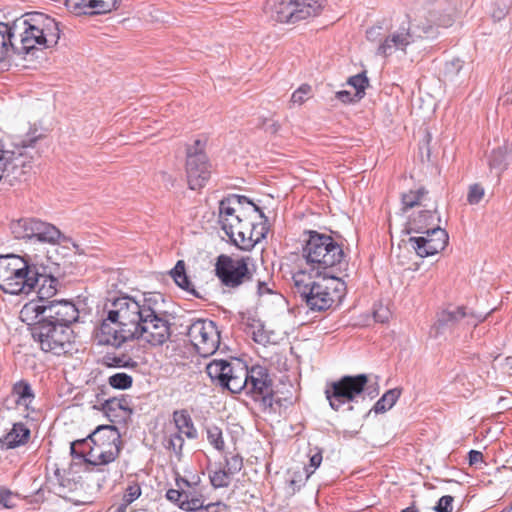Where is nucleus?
<instances>
[{
    "label": "nucleus",
    "mask_w": 512,
    "mask_h": 512,
    "mask_svg": "<svg viewBox=\"0 0 512 512\" xmlns=\"http://www.w3.org/2000/svg\"><path fill=\"white\" fill-rule=\"evenodd\" d=\"M421 234V236L409 238V243L421 258L443 251L449 241L447 231L441 227L431 228L430 231Z\"/></svg>",
    "instance_id": "a211bd4d"
},
{
    "label": "nucleus",
    "mask_w": 512,
    "mask_h": 512,
    "mask_svg": "<svg viewBox=\"0 0 512 512\" xmlns=\"http://www.w3.org/2000/svg\"><path fill=\"white\" fill-rule=\"evenodd\" d=\"M22 154L16 153L14 151L8 150L5 148L4 143L0 140V180L5 179L8 182H12L10 179L11 175H14L16 171H21L20 164V156Z\"/></svg>",
    "instance_id": "393cba45"
},
{
    "label": "nucleus",
    "mask_w": 512,
    "mask_h": 512,
    "mask_svg": "<svg viewBox=\"0 0 512 512\" xmlns=\"http://www.w3.org/2000/svg\"><path fill=\"white\" fill-rule=\"evenodd\" d=\"M253 259L241 257L233 259L231 256L221 254L215 263V274L221 283L228 288H237L247 281L254 280Z\"/></svg>",
    "instance_id": "1a4fd4ad"
},
{
    "label": "nucleus",
    "mask_w": 512,
    "mask_h": 512,
    "mask_svg": "<svg viewBox=\"0 0 512 512\" xmlns=\"http://www.w3.org/2000/svg\"><path fill=\"white\" fill-rule=\"evenodd\" d=\"M187 335L201 357L213 355L220 344V333L214 321L197 319L187 330Z\"/></svg>",
    "instance_id": "4468645a"
},
{
    "label": "nucleus",
    "mask_w": 512,
    "mask_h": 512,
    "mask_svg": "<svg viewBox=\"0 0 512 512\" xmlns=\"http://www.w3.org/2000/svg\"><path fill=\"white\" fill-rule=\"evenodd\" d=\"M267 13L281 23H296L316 16L323 8V0H268Z\"/></svg>",
    "instance_id": "423d86ee"
},
{
    "label": "nucleus",
    "mask_w": 512,
    "mask_h": 512,
    "mask_svg": "<svg viewBox=\"0 0 512 512\" xmlns=\"http://www.w3.org/2000/svg\"><path fill=\"white\" fill-rule=\"evenodd\" d=\"M97 335L99 344L119 348L124 342L142 339L152 346L164 344L171 335L160 292L143 293L140 299L123 295L109 300Z\"/></svg>",
    "instance_id": "f257e3e1"
},
{
    "label": "nucleus",
    "mask_w": 512,
    "mask_h": 512,
    "mask_svg": "<svg viewBox=\"0 0 512 512\" xmlns=\"http://www.w3.org/2000/svg\"><path fill=\"white\" fill-rule=\"evenodd\" d=\"M246 394L259 402L264 412L276 413V406L281 405V400L274 398L273 380L268 369L261 365H253L247 369Z\"/></svg>",
    "instance_id": "0eeeda50"
},
{
    "label": "nucleus",
    "mask_w": 512,
    "mask_h": 512,
    "mask_svg": "<svg viewBox=\"0 0 512 512\" xmlns=\"http://www.w3.org/2000/svg\"><path fill=\"white\" fill-rule=\"evenodd\" d=\"M231 363L224 359H215L206 366V373L213 382L223 385L229 373L233 372Z\"/></svg>",
    "instance_id": "7c9ffc66"
},
{
    "label": "nucleus",
    "mask_w": 512,
    "mask_h": 512,
    "mask_svg": "<svg viewBox=\"0 0 512 512\" xmlns=\"http://www.w3.org/2000/svg\"><path fill=\"white\" fill-rule=\"evenodd\" d=\"M307 238L302 247V256L311 273L325 280H338L336 273L345 263L343 247L331 236L316 230L304 232Z\"/></svg>",
    "instance_id": "f03ea898"
},
{
    "label": "nucleus",
    "mask_w": 512,
    "mask_h": 512,
    "mask_svg": "<svg viewBox=\"0 0 512 512\" xmlns=\"http://www.w3.org/2000/svg\"><path fill=\"white\" fill-rule=\"evenodd\" d=\"M454 498L450 495L442 496L436 503L434 510L436 512H452Z\"/></svg>",
    "instance_id": "4d7b16f0"
},
{
    "label": "nucleus",
    "mask_w": 512,
    "mask_h": 512,
    "mask_svg": "<svg viewBox=\"0 0 512 512\" xmlns=\"http://www.w3.org/2000/svg\"><path fill=\"white\" fill-rule=\"evenodd\" d=\"M322 453L321 451L316 452L310 457L308 467H306L307 476L309 477L314 471L321 465Z\"/></svg>",
    "instance_id": "680f3d73"
},
{
    "label": "nucleus",
    "mask_w": 512,
    "mask_h": 512,
    "mask_svg": "<svg viewBox=\"0 0 512 512\" xmlns=\"http://www.w3.org/2000/svg\"><path fill=\"white\" fill-rule=\"evenodd\" d=\"M311 88L309 85H302L297 90H295L291 96V102L294 104H302L307 95L309 94Z\"/></svg>",
    "instance_id": "13d9d810"
},
{
    "label": "nucleus",
    "mask_w": 512,
    "mask_h": 512,
    "mask_svg": "<svg viewBox=\"0 0 512 512\" xmlns=\"http://www.w3.org/2000/svg\"><path fill=\"white\" fill-rule=\"evenodd\" d=\"M243 467V458L236 454L225 458V470L229 475H234L241 471Z\"/></svg>",
    "instance_id": "3c124183"
},
{
    "label": "nucleus",
    "mask_w": 512,
    "mask_h": 512,
    "mask_svg": "<svg viewBox=\"0 0 512 512\" xmlns=\"http://www.w3.org/2000/svg\"><path fill=\"white\" fill-rule=\"evenodd\" d=\"M389 310L386 308H379L374 311L373 316L376 322L385 323L389 319Z\"/></svg>",
    "instance_id": "69168bd1"
},
{
    "label": "nucleus",
    "mask_w": 512,
    "mask_h": 512,
    "mask_svg": "<svg viewBox=\"0 0 512 512\" xmlns=\"http://www.w3.org/2000/svg\"><path fill=\"white\" fill-rule=\"evenodd\" d=\"M453 16L449 12L429 11L425 23L412 27L410 21H404L401 25L389 33L382 40L377 48L376 54L389 57L396 51L406 52L411 44L421 38H435L438 35V28H447L453 24Z\"/></svg>",
    "instance_id": "7ed1b4c3"
},
{
    "label": "nucleus",
    "mask_w": 512,
    "mask_h": 512,
    "mask_svg": "<svg viewBox=\"0 0 512 512\" xmlns=\"http://www.w3.org/2000/svg\"><path fill=\"white\" fill-rule=\"evenodd\" d=\"M241 323L244 331L251 335L254 342L266 345L271 341L272 332L265 329L264 323L250 312L240 313Z\"/></svg>",
    "instance_id": "412c9836"
},
{
    "label": "nucleus",
    "mask_w": 512,
    "mask_h": 512,
    "mask_svg": "<svg viewBox=\"0 0 512 512\" xmlns=\"http://www.w3.org/2000/svg\"><path fill=\"white\" fill-rule=\"evenodd\" d=\"M90 442L91 441L88 437L72 442L70 445L71 456L75 459H83L85 461V458H89L85 448H90Z\"/></svg>",
    "instance_id": "49530a36"
},
{
    "label": "nucleus",
    "mask_w": 512,
    "mask_h": 512,
    "mask_svg": "<svg viewBox=\"0 0 512 512\" xmlns=\"http://www.w3.org/2000/svg\"><path fill=\"white\" fill-rule=\"evenodd\" d=\"M294 293L300 298V301L312 312H322L328 310L336 298L340 300L346 289L345 283L338 280H331L333 287L324 285L322 282L315 281L312 273L304 270L296 272L293 277Z\"/></svg>",
    "instance_id": "20e7f679"
},
{
    "label": "nucleus",
    "mask_w": 512,
    "mask_h": 512,
    "mask_svg": "<svg viewBox=\"0 0 512 512\" xmlns=\"http://www.w3.org/2000/svg\"><path fill=\"white\" fill-rule=\"evenodd\" d=\"M88 438L96 448L90 447L89 458H85L86 463L94 466L106 465L118 457L121 449V440L116 426H98L88 435Z\"/></svg>",
    "instance_id": "39448f33"
},
{
    "label": "nucleus",
    "mask_w": 512,
    "mask_h": 512,
    "mask_svg": "<svg viewBox=\"0 0 512 512\" xmlns=\"http://www.w3.org/2000/svg\"><path fill=\"white\" fill-rule=\"evenodd\" d=\"M255 212L259 214L261 221L259 223L249 222V226H251V235L252 239L255 241V245L259 243L262 239L266 237L269 232L270 226L268 223V218L263 212V210L259 206H255Z\"/></svg>",
    "instance_id": "4c0bfd02"
},
{
    "label": "nucleus",
    "mask_w": 512,
    "mask_h": 512,
    "mask_svg": "<svg viewBox=\"0 0 512 512\" xmlns=\"http://www.w3.org/2000/svg\"><path fill=\"white\" fill-rule=\"evenodd\" d=\"M250 229L251 226H249L248 223L245 230H239L237 233H234V230H232V233L225 232V234L234 246L241 250H250L255 246V241L252 239Z\"/></svg>",
    "instance_id": "e433bc0d"
},
{
    "label": "nucleus",
    "mask_w": 512,
    "mask_h": 512,
    "mask_svg": "<svg viewBox=\"0 0 512 512\" xmlns=\"http://www.w3.org/2000/svg\"><path fill=\"white\" fill-rule=\"evenodd\" d=\"M441 217L437 215V206L432 209H423L413 214L408 221V233H424L431 228L440 227Z\"/></svg>",
    "instance_id": "aec40b11"
},
{
    "label": "nucleus",
    "mask_w": 512,
    "mask_h": 512,
    "mask_svg": "<svg viewBox=\"0 0 512 512\" xmlns=\"http://www.w3.org/2000/svg\"><path fill=\"white\" fill-rule=\"evenodd\" d=\"M40 256L38 255H25L18 256L14 254L0 256V274L8 275L14 272L15 268H21L25 264L38 262Z\"/></svg>",
    "instance_id": "c85d7f7f"
},
{
    "label": "nucleus",
    "mask_w": 512,
    "mask_h": 512,
    "mask_svg": "<svg viewBox=\"0 0 512 512\" xmlns=\"http://www.w3.org/2000/svg\"><path fill=\"white\" fill-rule=\"evenodd\" d=\"M367 382L366 374L346 375L332 382L325 390L330 407L338 411L343 405L354 402L364 392Z\"/></svg>",
    "instance_id": "f8f14e48"
},
{
    "label": "nucleus",
    "mask_w": 512,
    "mask_h": 512,
    "mask_svg": "<svg viewBox=\"0 0 512 512\" xmlns=\"http://www.w3.org/2000/svg\"><path fill=\"white\" fill-rule=\"evenodd\" d=\"M36 15H41V12L26 13L9 24L12 40L17 34L21 37L20 45H16V49H12L13 55H20L25 58L37 46L43 47V44H45L46 38L43 36L41 27L34 24Z\"/></svg>",
    "instance_id": "9d476101"
},
{
    "label": "nucleus",
    "mask_w": 512,
    "mask_h": 512,
    "mask_svg": "<svg viewBox=\"0 0 512 512\" xmlns=\"http://www.w3.org/2000/svg\"><path fill=\"white\" fill-rule=\"evenodd\" d=\"M401 395V390L398 388H393L388 391H386L382 397L377 400V402L374 404L373 410L375 413H384L391 409L398 398Z\"/></svg>",
    "instance_id": "58836bf2"
},
{
    "label": "nucleus",
    "mask_w": 512,
    "mask_h": 512,
    "mask_svg": "<svg viewBox=\"0 0 512 512\" xmlns=\"http://www.w3.org/2000/svg\"><path fill=\"white\" fill-rule=\"evenodd\" d=\"M34 24H36L37 27H41L43 36L46 38L45 44H43L44 48L52 47L58 43L61 31L59 23L56 22L55 19L41 13V15H36V21L34 20Z\"/></svg>",
    "instance_id": "bb28decb"
},
{
    "label": "nucleus",
    "mask_w": 512,
    "mask_h": 512,
    "mask_svg": "<svg viewBox=\"0 0 512 512\" xmlns=\"http://www.w3.org/2000/svg\"><path fill=\"white\" fill-rule=\"evenodd\" d=\"M169 274L175 284L187 294L195 298H203L199 291L195 289L187 275L184 260H178L175 266L170 270Z\"/></svg>",
    "instance_id": "cd10ccee"
},
{
    "label": "nucleus",
    "mask_w": 512,
    "mask_h": 512,
    "mask_svg": "<svg viewBox=\"0 0 512 512\" xmlns=\"http://www.w3.org/2000/svg\"><path fill=\"white\" fill-rule=\"evenodd\" d=\"M30 434V429L24 423H14L12 429L0 437V449L9 450L25 445L30 438Z\"/></svg>",
    "instance_id": "b1692460"
},
{
    "label": "nucleus",
    "mask_w": 512,
    "mask_h": 512,
    "mask_svg": "<svg viewBox=\"0 0 512 512\" xmlns=\"http://www.w3.org/2000/svg\"><path fill=\"white\" fill-rule=\"evenodd\" d=\"M205 145V140L196 139L193 145L187 147L186 174L191 190L201 189L210 178L211 165L204 152Z\"/></svg>",
    "instance_id": "ddd939ff"
},
{
    "label": "nucleus",
    "mask_w": 512,
    "mask_h": 512,
    "mask_svg": "<svg viewBox=\"0 0 512 512\" xmlns=\"http://www.w3.org/2000/svg\"><path fill=\"white\" fill-rule=\"evenodd\" d=\"M31 334L35 341L40 344L44 352H51L55 355H61L69 352L72 347L73 330L64 328L61 325L42 323L31 328Z\"/></svg>",
    "instance_id": "9b49d317"
},
{
    "label": "nucleus",
    "mask_w": 512,
    "mask_h": 512,
    "mask_svg": "<svg viewBox=\"0 0 512 512\" xmlns=\"http://www.w3.org/2000/svg\"><path fill=\"white\" fill-rule=\"evenodd\" d=\"M208 442L217 450L224 449V440L222 430L217 426H212L207 429Z\"/></svg>",
    "instance_id": "09e8293b"
},
{
    "label": "nucleus",
    "mask_w": 512,
    "mask_h": 512,
    "mask_svg": "<svg viewBox=\"0 0 512 512\" xmlns=\"http://www.w3.org/2000/svg\"><path fill=\"white\" fill-rule=\"evenodd\" d=\"M336 98L345 104L352 103L355 101V95L352 96V94L347 90H340L336 92Z\"/></svg>",
    "instance_id": "774afa93"
},
{
    "label": "nucleus",
    "mask_w": 512,
    "mask_h": 512,
    "mask_svg": "<svg viewBox=\"0 0 512 512\" xmlns=\"http://www.w3.org/2000/svg\"><path fill=\"white\" fill-rule=\"evenodd\" d=\"M485 190L480 184H472L469 187V191L467 194V202L470 205L478 204L482 198L484 197Z\"/></svg>",
    "instance_id": "864d4df0"
},
{
    "label": "nucleus",
    "mask_w": 512,
    "mask_h": 512,
    "mask_svg": "<svg viewBox=\"0 0 512 512\" xmlns=\"http://www.w3.org/2000/svg\"><path fill=\"white\" fill-rule=\"evenodd\" d=\"M102 410L106 414L107 417L117 416L116 412L118 410H122L128 414L132 413V408L130 406V400L126 396H121L120 398L111 397L106 399L102 403Z\"/></svg>",
    "instance_id": "f704fd0d"
},
{
    "label": "nucleus",
    "mask_w": 512,
    "mask_h": 512,
    "mask_svg": "<svg viewBox=\"0 0 512 512\" xmlns=\"http://www.w3.org/2000/svg\"><path fill=\"white\" fill-rule=\"evenodd\" d=\"M13 500V493L9 489H0V505L4 508H12L15 506Z\"/></svg>",
    "instance_id": "052dcab7"
},
{
    "label": "nucleus",
    "mask_w": 512,
    "mask_h": 512,
    "mask_svg": "<svg viewBox=\"0 0 512 512\" xmlns=\"http://www.w3.org/2000/svg\"><path fill=\"white\" fill-rule=\"evenodd\" d=\"M463 61L459 58H454L447 61L444 65L443 75L447 81H455L463 68Z\"/></svg>",
    "instance_id": "a18cd8bd"
},
{
    "label": "nucleus",
    "mask_w": 512,
    "mask_h": 512,
    "mask_svg": "<svg viewBox=\"0 0 512 512\" xmlns=\"http://www.w3.org/2000/svg\"><path fill=\"white\" fill-rule=\"evenodd\" d=\"M13 236L32 243L56 244L64 236L53 224L37 218H21L10 224Z\"/></svg>",
    "instance_id": "6e6552de"
},
{
    "label": "nucleus",
    "mask_w": 512,
    "mask_h": 512,
    "mask_svg": "<svg viewBox=\"0 0 512 512\" xmlns=\"http://www.w3.org/2000/svg\"><path fill=\"white\" fill-rule=\"evenodd\" d=\"M238 209L239 208L233 205L231 201H228L226 198H223L219 202L218 223L224 232L232 233L235 226L240 223V219L245 217Z\"/></svg>",
    "instance_id": "5701e85b"
},
{
    "label": "nucleus",
    "mask_w": 512,
    "mask_h": 512,
    "mask_svg": "<svg viewBox=\"0 0 512 512\" xmlns=\"http://www.w3.org/2000/svg\"><path fill=\"white\" fill-rule=\"evenodd\" d=\"M175 431L185 435L189 439L197 437V430L194 427L192 418L186 410H179L173 413Z\"/></svg>",
    "instance_id": "2f4dec72"
},
{
    "label": "nucleus",
    "mask_w": 512,
    "mask_h": 512,
    "mask_svg": "<svg viewBox=\"0 0 512 512\" xmlns=\"http://www.w3.org/2000/svg\"><path fill=\"white\" fill-rule=\"evenodd\" d=\"M12 394L15 397V403L25 407L26 410L30 409V405L35 399L31 385L25 380L18 381L13 385Z\"/></svg>",
    "instance_id": "72a5a7b5"
},
{
    "label": "nucleus",
    "mask_w": 512,
    "mask_h": 512,
    "mask_svg": "<svg viewBox=\"0 0 512 512\" xmlns=\"http://www.w3.org/2000/svg\"><path fill=\"white\" fill-rule=\"evenodd\" d=\"M509 6L506 0H497L493 3L490 14L494 21H500L507 15Z\"/></svg>",
    "instance_id": "8fccbe9b"
},
{
    "label": "nucleus",
    "mask_w": 512,
    "mask_h": 512,
    "mask_svg": "<svg viewBox=\"0 0 512 512\" xmlns=\"http://www.w3.org/2000/svg\"><path fill=\"white\" fill-rule=\"evenodd\" d=\"M79 319V310L71 300L46 301L45 320L42 323L61 325L64 328H71Z\"/></svg>",
    "instance_id": "6ab92c4d"
},
{
    "label": "nucleus",
    "mask_w": 512,
    "mask_h": 512,
    "mask_svg": "<svg viewBox=\"0 0 512 512\" xmlns=\"http://www.w3.org/2000/svg\"><path fill=\"white\" fill-rule=\"evenodd\" d=\"M427 193L428 192L425 188H419L418 190H411L408 193L402 194L401 202L403 205V212H406L407 209L420 205L422 199L427 195Z\"/></svg>",
    "instance_id": "79ce46f5"
},
{
    "label": "nucleus",
    "mask_w": 512,
    "mask_h": 512,
    "mask_svg": "<svg viewBox=\"0 0 512 512\" xmlns=\"http://www.w3.org/2000/svg\"><path fill=\"white\" fill-rule=\"evenodd\" d=\"M141 495V488L137 483H133L126 488L123 501L126 504H131L137 500Z\"/></svg>",
    "instance_id": "5fc2aeb1"
},
{
    "label": "nucleus",
    "mask_w": 512,
    "mask_h": 512,
    "mask_svg": "<svg viewBox=\"0 0 512 512\" xmlns=\"http://www.w3.org/2000/svg\"><path fill=\"white\" fill-rule=\"evenodd\" d=\"M486 315L475 314L464 306H448L437 314V333L452 330L460 325L476 327L483 322Z\"/></svg>",
    "instance_id": "f3484780"
},
{
    "label": "nucleus",
    "mask_w": 512,
    "mask_h": 512,
    "mask_svg": "<svg viewBox=\"0 0 512 512\" xmlns=\"http://www.w3.org/2000/svg\"><path fill=\"white\" fill-rule=\"evenodd\" d=\"M46 301L31 300L20 311V318L27 325L34 328L45 320Z\"/></svg>",
    "instance_id": "a878e982"
},
{
    "label": "nucleus",
    "mask_w": 512,
    "mask_h": 512,
    "mask_svg": "<svg viewBox=\"0 0 512 512\" xmlns=\"http://www.w3.org/2000/svg\"><path fill=\"white\" fill-rule=\"evenodd\" d=\"M257 287L256 294L258 297H262L264 295L273 294L274 291L269 287V284L266 281H262L261 279H257Z\"/></svg>",
    "instance_id": "0e129e2a"
},
{
    "label": "nucleus",
    "mask_w": 512,
    "mask_h": 512,
    "mask_svg": "<svg viewBox=\"0 0 512 512\" xmlns=\"http://www.w3.org/2000/svg\"><path fill=\"white\" fill-rule=\"evenodd\" d=\"M103 364L107 367L113 368H134L137 362L126 354L115 355L113 353H106L103 356Z\"/></svg>",
    "instance_id": "ea45409f"
},
{
    "label": "nucleus",
    "mask_w": 512,
    "mask_h": 512,
    "mask_svg": "<svg viewBox=\"0 0 512 512\" xmlns=\"http://www.w3.org/2000/svg\"><path fill=\"white\" fill-rule=\"evenodd\" d=\"M12 49H16V44L11 38L10 26L0 22V63L13 55Z\"/></svg>",
    "instance_id": "c9c22d12"
},
{
    "label": "nucleus",
    "mask_w": 512,
    "mask_h": 512,
    "mask_svg": "<svg viewBox=\"0 0 512 512\" xmlns=\"http://www.w3.org/2000/svg\"><path fill=\"white\" fill-rule=\"evenodd\" d=\"M184 442L183 434L175 431L168 435L165 447L172 450L177 456H181Z\"/></svg>",
    "instance_id": "de8ad7c7"
},
{
    "label": "nucleus",
    "mask_w": 512,
    "mask_h": 512,
    "mask_svg": "<svg viewBox=\"0 0 512 512\" xmlns=\"http://www.w3.org/2000/svg\"><path fill=\"white\" fill-rule=\"evenodd\" d=\"M120 0H87L85 3H73L72 10L76 15H102L118 8Z\"/></svg>",
    "instance_id": "4be33fe9"
},
{
    "label": "nucleus",
    "mask_w": 512,
    "mask_h": 512,
    "mask_svg": "<svg viewBox=\"0 0 512 512\" xmlns=\"http://www.w3.org/2000/svg\"><path fill=\"white\" fill-rule=\"evenodd\" d=\"M108 383L112 388L126 390L132 386L133 378L127 373L119 372L111 375L108 378Z\"/></svg>",
    "instance_id": "c03bdc74"
},
{
    "label": "nucleus",
    "mask_w": 512,
    "mask_h": 512,
    "mask_svg": "<svg viewBox=\"0 0 512 512\" xmlns=\"http://www.w3.org/2000/svg\"><path fill=\"white\" fill-rule=\"evenodd\" d=\"M247 367L233 368L227 379L221 387L228 389L232 393H240L247 389Z\"/></svg>",
    "instance_id": "473e14b6"
},
{
    "label": "nucleus",
    "mask_w": 512,
    "mask_h": 512,
    "mask_svg": "<svg viewBox=\"0 0 512 512\" xmlns=\"http://www.w3.org/2000/svg\"><path fill=\"white\" fill-rule=\"evenodd\" d=\"M382 29H383L382 25H375V26L369 28L366 31L367 39L369 41H376L380 37Z\"/></svg>",
    "instance_id": "338daca9"
},
{
    "label": "nucleus",
    "mask_w": 512,
    "mask_h": 512,
    "mask_svg": "<svg viewBox=\"0 0 512 512\" xmlns=\"http://www.w3.org/2000/svg\"><path fill=\"white\" fill-rule=\"evenodd\" d=\"M228 201H231L233 205H235L237 208L242 207L244 204L250 205L253 207V211L255 212V206H258L255 204L250 198L244 195H238V194H230L227 197H225Z\"/></svg>",
    "instance_id": "6e6d98bb"
},
{
    "label": "nucleus",
    "mask_w": 512,
    "mask_h": 512,
    "mask_svg": "<svg viewBox=\"0 0 512 512\" xmlns=\"http://www.w3.org/2000/svg\"><path fill=\"white\" fill-rule=\"evenodd\" d=\"M40 267L37 276V295L39 301H50L49 299L57 293L59 278L66 275V261H53L51 257H40Z\"/></svg>",
    "instance_id": "2eb2a0df"
},
{
    "label": "nucleus",
    "mask_w": 512,
    "mask_h": 512,
    "mask_svg": "<svg viewBox=\"0 0 512 512\" xmlns=\"http://www.w3.org/2000/svg\"><path fill=\"white\" fill-rule=\"evenodd\" d=\"M229 476L230 475L228 474V472L225 469L224 470L215 471L210 476V481H211L212 486L214 488L228 487L229 484H230Z\"/></svg>",
    "instance_id": "603ef678"
},
{
    "label": "nucleus",
    "mask_w": 512,
    "mask_h": 512,
    "mask_svg": "<svg viewBox=\"0 0 512 512\" xmlns=\"http://www.w3.org/2000/svg\"><path fill=\"white\" fill-rule=\"evenodd\" d=\"M186 492L187 491L183 490L169 489L166 492V498L180 508V504L184 501L185 497L187 498Z\"/></svg>",
    "instance_id": "bf43d9fd"
},
{
    "label": "nucleus",
    "mask_w": 512,
    "mask_h": 512,
    "mask_svg": "<svg viewBox=\"0 0 512 512\" xmlns=\"http://www.w3.org/2000/svg\"><path fill=\"white\" fill-rule=\"evenodd\" d=\"M347 84L352 86L355 90V97L360 100L365 95V90L368 87L369 81L365 72L351 76L347 80Z\"/></svg>",
    "instance_id": "37998d69"
},
{
    "label": "nucleus",
    "mask_w": 512,
    "mask_h": 512,
    "mask_svg": "<svg viewBox=\"0 0 512 512\" xmlns=\"http://www.w3.org/2000/svg\"><path fill=\"white\" fill-rule=\"evenodd\" d=\"M484 462V455L481 451L470 450L468 452V463L470 466H477Z\"/></svg>",
    "instance_id": "e2e57ef3"
},
{
    "label": "nucleus",
    "mask_w": 512,
    "mask_h": 512,
    "mask_svg": "<svg viewBox=\"0 0 512 512\" xmlns=\"http://www.w3.org/2000/svg\"><path fill=\"white\" fill-rule=\"evenodd\" d=\"M187 498L185 497L184 501L180 504V509L187 512H195L202 509L209 510L213 507L214 503H209L204 505V501L201 496L195 495L190 492H186Z\"/></svg>",
    "instance_id": "a19ab883"
},
{
    "label": "nucleus",
    "mask_w": 512,
    "mask_h": 512,
    "mask_svg": "<svg viewBox=\"0 0 512 512\" xmlns=\"http://www.w3.org/2000/svg\"><path fill=\"white\" fill-rule=\"evenodd\" d=\"M510 163H512V150L507 145L493 149L489 155V167L491 170H496L498 174L506 170Z\"/></svg>",
    "instance_id": "c756f323"
},
{
    "label": "nucleus",
    "mask_w": 512,
    "mask_h": 512,
    "mask_svg": "<svg viewBox=\"0 0 512 512\" xmlns=\"http://www.w3.org/2000/svg\"><path fill=\"white\" fill-rule=\"evenodd\" d=\"M38 262L25 264L21 268H15L14 272L8 275L0 274V288L7 294L17 295L21 293L28 294L36 289L37 276H39L40 267Z\"/></svg>",
    "instance_id": "dca6fc26"
}]
</instances>
